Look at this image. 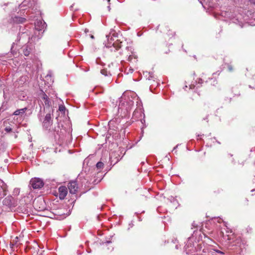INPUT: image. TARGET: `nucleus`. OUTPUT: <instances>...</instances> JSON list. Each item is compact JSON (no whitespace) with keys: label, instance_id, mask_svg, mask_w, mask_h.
I'll list each match as a JSON object with an SVG mask.
<instances>
[{"label":"nucleus","instance_id":"f257e3e1","mask_svg":"<svg viewBox=\"0 0 255 255\" xmlns=\"http://www.w3.org/2000/svg\"><path fill=\"white\" fill-rule=\"evenodd\" d=\"M138 98L134 93L130 92H125L119 99L118 112L122 117L128 116L134 105V101H137Z\"/></svg>","mask_w":255,"mask_h":255},{"label":"nucleus","instance_id":"f03ea898","mask_svg":"<svg viewBox=\"0 0 255 255\" xmlns=\"http://www.w3.org/2000/svg\"><path fill=\"white\" fill-rule=\"evenodd\" d=\"M30 185L34 189H39L43 187L44 182L41 179L35 177L30 180Z\"/></svg>","mask_w":255,"mask_h":255},{"label":"nucleus","instance_id":"7ed1b4c3","mask_svg":"<svg viewBox=\"0 0 255 255\" xmlns=\"http://www.w3.org/2000/svg\"><path fill=\"white\" fill-rule=\"evenodd\" d=\"M52 124V120H51L50 114L46 115L44 121H43L42 125L43 128L46 130H50Z\"/></svg>","mask_w":255,"mask_h":255},{"label":"nucleus","instance_id":"20e7f679","mask_svg":"<svg viewBox=\"0 0 255 255\" xmlns=\"http://www.w3.org/2000/svg\"><path fill=\"white\" fill-rule=\"evenodd\" d=\"M68 187L71 194H76L78 189V185L75 181H72L68 183Z\"/></svg>","mask_w":255,"mask_h":255},{"label":"nucleus","instance_id":"39448f33","mask_svg":"<svg viewBox=\"0 0 255 255\" xmlns=\"http://www.w3.org/2000/svg\"><path fill=\"white\" fill-rule=\"evenodd\" d=\"M34 206L37 208L38 210H42L44 208V201L42 198H39L33 203Z\"/></svg>","mask_w":255,"mask_h":255},{"label":"nucleus","instance_id":"423d86ee","mask_svg":"<svg viewBox=\"0 0 255 255\" xmlns=\"http://www.w3.org/2000/svg\"><path fill=\"white\" fill-rule=\"evenodd\" d=\"M59 196L60 199H64L67 194V189L65 186H60L59 189Z\"/></svg>","mask_w":255,"mask_h":255},{"label":"nucleus","instance_id":"0eeeda50","mask_svg":"<svg viewBox=\"0 0 255 255\" xmlns=\"http://www.w3.org/2000/svg\"><path fill=\"white\" fill-rule=\"evenodd\" d=\"M23 52L25 56H27L33 49V45L31 43L28 44L23 47Z\"/></svg>","mask_w":255,"mask_h":255},{"label":"nucleus","instance_id":"6e6552de","mask_svg":"<svg viewBox=\"0 0 255 255\" xmlns=\"http://www.w3.org/2000/svg\"><path fill=\"white\" fill-rule=\"evenodd\" d=\"M45 23L42 21H38L35 24L36 29L38 30H42L45 28Z\"/></svg>","mask_w":255,"mask_h":255},{"label":"nucleus","instance_id":"1a4fd4ad","mask_svg":"<svg viewBox=\"0 0 255 255\" xmlns=\"http://www.w3.org/2000/svg\"><path fill=\"white\" fill-rule=\"evenodd\" d=\"M42 99L43 100V102L46 106L49 107L50 106L49 99L45 94H43Z\"/></svg>","mask_w":255,"mask_h":255},{"label":"nucleus","instance_id":"9d476101","mask_svg":"<svg viewBox=\"0 0 255 255\" xmlns=\"http://www.w3.org/2000/svg\"><path fill=\"white\" fill-rule=\"evenodd\" d=\"M26 110H27L26 108L17 110L14 112L13 115H14L15 116L22 115L24 114V113L25 112Z\"/></svg>","mask_w":255,"mask_h":255},{"label":"nucleus","instance_id":"9b49d317","mask_svg":"<svg viewBox=\"0 0 255 255\" xmlns=\"http://www.w3.org/2000/svg\"><path fill=\"white\" fill-rule=\"evenodd\" d=\"M113 46L116 50H118L122 47V42H119L118 41L114 42L113 43Z\"/></svg>","mask_w":255,"mask_h":255},{"label":"nucleus","instance_id":"f8f14e48","mask_svg":"<svg viewBox=\"0 0 255 255\" xmlns=\"http://www.w3.org/2000/svg\"><path fill=\"white\" fill-rule=\"evenodd\" d=\"M189 244H190V247H191V244L189 243ZM188 248H189V245H186L185 246V250L187 254H189L190 252L192 253V251H193V248L192 249H188Z\"/></svg>","mask_w":255,"mask_h":255},{"label":"nucleus","instance_id":"ddd939ff","mask_svg":"<svg viewBox=\"0 0 255 255\" xmlns=\"http://www.w3.org/2000/svg\"><path fill=\"white\" fill-rule=\"evenodd\" d=\"M97 168L101 169L104 167V163L102 162H98L96 164Z\"/></svg>","mask_w":255,"mask_h":255},{"label":"nucleus","instance_id":"4468645a","mask_svg":"<svg viewBox=\"0 0 255 255\" xmlns=\"http://www.w3.org/2000/svg\"><path fill=\"white\" fill-rule=\"evenodd\" d=\"M15 18L16 19V21L20 23H23L25 20V19L22 17H15Z\"/></svg>","mask_w":255,"mask_h":255},{"label":"nucleus","instance_id":"2eb2a0df","mask_svg":"<svg viewBox=\"0 0 255 255\" xmlns=\"http://www.w3.org/2000/svg\"><path fill=\"white\" fill-rule=\"evenodd\" d=\"M101 73L102 74H103V75H105L106 76H108V74L111 75V74L110 73H108L107 71L105 70V69L101 70Z\"/></svg>","mask_w":255,"mask_h":255},{"label":"nucleus","instance_id":"dca6fc26","mask_svg":"<svg viewBox=\"0 0 255 255\" xmlns=\"http://www.w3.org/2000/svg\"><path fill=\"white\" fill-rule=\"evenodd\" d=\"M126 71L127 74H128L129 73H131L133 72V70L132 68H131V67H129L128 68L126 69Z\"/></svg>","mask_w":255,"mask_h":255},{"label":"nucleus","instance_id":"f3484780","mask_svg":"<svg viewBox=\"0 0 255 255\" xmlns=\"http://www.w3.org/2000/svg\"><path fill=\"white\" fill-rule=\"evenodd\" d=\"M4 130H5L6 132H9L11 131V130H12V128H11L10 127H5V128H4Z\"/></svg>","mask_w":255,"mask_h":255},{"label":"nucleus","instance_id":"a211bd4d","mask_svg":"<svg viewBox=\"0 0 255 255\" xmlns=\"http://www.w3.org/2000/svg\"><path fill=\"white\" fill-rule=\"evenodd\" d=\"M59 110L61 112H63L65 110V108L64 106H60L59 107Z\"/></svg>","mask_w":255,"mask_h":255},{"label":"nucleus","instance_id":"6ab92c4d","mask_svg":"<svg viewBox=\"0 0 255 255\" xmlns=\"http://www.w3.org/2000/svg\"><path fill=\"white\" fill-rule=\"evenodd\" d=\"M214 251L215 252H216V253H219V254H222V255H223V254H224L223 252H222V251H219V250H215V249H214Z\"/></svg>","mask_w":255,"mask_h":255},{"label":"nucleus","instance_id":"aec40b11","mask_svg":"<svg viewBox=\"0 0 255 255\" xmlns=\"http://www.w3.org/2000/svg\"><path fill=\"white\" fill-rule=\"evenodd\" d=\"M126 49H127L128 51H130L131 53H132V48L131 47H127Z\"/></svg>","mask_w":255,"mask_h":255},{"label":"nucleus","instance_id":"412c9836","mask_svg":"<svg viewBox=\"0 0 255 255\" xmlns=\"http://www.w3.org/2000/svg\"><path fill=\"white\" fill-rule=\"evenodd\" d=\"M228 69L230 71H233V67H232L231 65H229L228 66Z\"/></svg>","mask_w":255,"mask_h":255},{"label":"nucleus","instance_id":"4be33fe9","mask_svg":"<svg viewBox=\"0 0 255 255\" xmlns=\"http://www.w3.org/2000/svg\"><path fill=\"white\" fill-rule=\"evenodd\" d=\"M202 82H203L202 79L201 78L199 79L198 83L201 84V83H202Z\"/></svg>","mask_w":255,"mask_h":255},{"label":"nucleus","instance_id":"5701e85b","mask_svg":"<svg viewBox=\"0 0 255 255\" xmlns=\"http://www.w3.org/2000/svg\"><path fill=\"white\" fill-rule=\"evenodd\" d=\"M26 1H27L26 0L24 1H23V2L21 4V7H22V5H25V3H26Z\"/></svg>","mask_w":255,"mask_h":255},{"label":"nucleus","instance_id":"b1692460","mask_svg":"<svg viewBox=\"0 0 255 255\" xmlns=\"http://www.w3.org/2000/svg\"><path fill=\"white\" fill-rule=\"evenodd\" d=\"M130 57H131V55H129L128 56V60H130Z\"/></svg>","mask_w":255,"mask_h":255},{"label":"nucleus","instance_id":"393cba45","mask_svg":"<svg viewBox=\"0 0 255 255\" xmlns=\"http://www.w3.org/2000/svg\"><path fill=\"white\" fill-rule=\"evenodd\" d=\"M175 248H176V249H178V246L177 245H176V246H175Z\"/></svg>","mask_w":255,"mask_h":255},{"label":"nucleus","instance_id":"a878e982","mask_svg":"<svg viewBox=\"0 0 255 255\" xmlns=\"http://www.w3.org/2000/svg\"><path fill=\"white\" fill-rule=\"evenodd\" d=\"M91 37L92 39H93V38H94V36H93V35H91Z\"/></svg>","mask_w":255,"mask_h":255},{"label":"nucleus","instance_id":"bb28decb","mask_svg":"<svg viewBox=\"0 0 255 255\" xmlns=\"http://www.w3.org/2000/svg\"><path fill=\"white\" fill-rule=\"evenodd\" d=\"M108 8H109V10H110V6H108Z\"/></svg>","mask_w":255,"mask_h":255},{"label":"nucleus","instance_id":"cd10ccee","mask_svg":"<svg viewBox=\"0 0 255 255\" xmlns=\"http://www.w3.org/2000/svg\"><path fill=\"white\" fill-rule=\"evenodd\" d=\"M109 36L107 35V37L108 40H109Z\"/></svg>","mask_w":255,"mask_h":255},{"label":"nucleus","instance_id":"c85d7f7f","mask_svg":"<svg viewBox=\"0 0 255 255\" xmlns=\"http://www.w3.org/2000/svg\"><path fill=\"white\" fill-rule=\"evenodd\" d=\"M107 47H110V45H107Z\"/></svg>","mask_w":255,"mask_h":255},{"label":"nucleus","instance_id":"c756f323","mask_svg":"<svg viewBox=\"0 0 255 255\" xmlns=\"http://www.w3.org/2000/svg\"><path fill=\"white\" fill-rule=\"evenodd\" d=\"M108 2H110V0H107Z\"/></svg>","mask_w":255,"mask_h":255},{"label":"nucleus","instance_id":"7c9ffc66","mask_svg":"<svg viewBox=\"0 0 255 255\" xmlns=\"http://www.w3.org/2000/svg\"><path fill=\"white\" fill-rule=\"evenodd\" d=\"M15 239H16V240H17V239H18V237H16L15 238Z\"/></svg>","mask_w":255,"mask_h":255},{"label":"nucleus","instance_id":"2f4dec72","mask_svg":"<svg viewBox=\"0 0 255 255\" xmlns=\"http://www.w3.org/2000/svg\"><path fill=\"white\" fill-rule=\"evenodd\" d=\"M88 30L87 31V29H85V32H87Z\"/></svg>","mask_w":255,"mask_h":255},{"label":"nucleus","instance_id":"473e14b6","mask_svg":"<svg viewBox=\"0 0 255 255\" xmlns=\"http://www.w3.org/2000/svg\"><path fill=\"white\" fill-rule=\"evenodd\" d=\"M228 240H230V239L228 237Z\"/></svg>","mask_w":255,"mask_h":255}]
</instances>
